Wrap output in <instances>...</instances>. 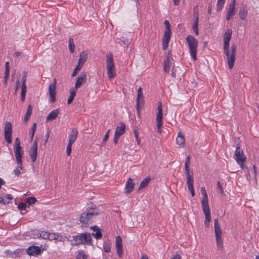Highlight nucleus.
Here are the masks:
<instances>
[{"label":"nucleus","mask_w":259,"mask_h":259,"mask_svg":"<svg viewBox=\"0 0 259 259\" xmlns=\"http://www.w3.org/2000/svg\"><path fill=\"white\" fill-rule=\"evenodd\" d=\"M129 227H133L137 226H143V219L141 214H133L131 216L130 219L127 220Z\"/></svg>","instance_id":"nucleus-10"},{"label":"nucleus","mask_w":259,"mask_h":259,"mask_svg":"<svg viewBox=\"0 0 259 259\" xmlns=\"http://www.w3.org/2000/svg\"><path fill=\"white\" fill-rule=\"evenodd\" d=\"M26 91V87H21V99L23 102L25 101Z\"/></svg>","instance_id":"nucleus-37"},{"label":"nucleus","mask_w":259,"mask_h":259,"mask_svg":"<svg viewBox=\"0 0 259 259\" xmlns=\"http://www.w3.org/2000/svg\"><path fill=\"white\" fill-rule=\"evenodd\" d=\"M135 184L133 180L131 178H128L125 186V191L126 194L130 193L134 188Z\"/></svg>","instance_id":"nucleus-21"},{"label":"nucleus","mask_w":259,"mask_h":259,"mask_svg":"<svg viewBox=\"0 0 259 259\" xmlns=\"http://www.w3.org/2000/svg\"><path fill=\"white\" fill-rule=\"evenodd\" d=\"M247 6L246 5H242L239 13L240 18L242 20H244L247 16Z\"/></svg>","instance_id":"nucleus-25"},{"label":"nucleus","mask_w":259,"mask_h":259,"mask_svg":"<svg viewBox=\"0 0 259 259\" xmlns=\"http://www.w3.org/2000/svg\"><path fill=\"white\" fill-rule=\"evenodd\" d=\"M87 255L82 252H79L77 255L76 259H87Z\"/></svg>","instance_id":"nucleus-47"},{"label":"nucleus","mask_w":259,"mask_h":259,"mask_svg":"<svg viewBox=\"0 0 259 259\" xmlns=\"http://www.w3.org/2000/svg\"><path fill=\"white\" fill-rule=\"evenodd\" d=\"M26 252L29 255H37L41 253V250L38 246H32L27 249Z\"/></svg>","instance_id":"nucleus-20"},{"label":"nucleus","mask_w":259,"mask_h":259,"mask_svg":"<svg viewBox=\"0 0 259 259\" xmlns=\"http://www.w3.org/2000/svg\"><path fill=\"white\" fill-rule=\"evenodd\" d=\"M12 125L11 122H6L4 128V136L6 142L8 144L12 143Z\"/></svg>","instance_id":"nucleus-12"},{"label":"nucleus","mask_w":259,"mask_h":259,"mask_svg":"<svg viewBox=\"0 0 259 259\" xmlns=\"http://www.w3.org/2000/svg\"><path fill=\"white\" fill-rule=\"evenodd\" d=\"M186 41L189 46L191 56L193 59L195 61L197 59L196 53L198 41L196 39L191 35L187 36Z\"/></svg>","instance_id":"nucleus-5"},{"label":"nucleus","mask_w":259,"mask_h":259,"mask_svg":"<svg viewBox=\"0 0 259 259\" xmlns=\"http://www.w3.org/2000/svg\"><path fill=\"white\" fill-rule=\"evenodd\" d=\"M14 152L16 157V162L19 164V166L21 167L22 165V157L24 154V151L21 146V143L19 139L16 138L15 140V144L14 145Z\"/></svg>","instance_id":"nucleus-4"},{"label":"nucleus","mask_w":259,"mask_h":259,"mask_svg":"<svg viewBox=\"0 0 259 259\" xmlns=\"http://www.w3.org/2000/svg\"><path fill=\"white\" fill-rule=\"evenodd\" d=\"M232 36V30L228 29L225 32L224 36V53L227 56V61L229 67L232 69L234 66V61L236 59L237 46L235 44H232L231 46V50L230 52L229 48L230 40Z\"/></svg>","instance_id":"nucleus-1"},{"label":"nucleus","mask_w":259,"mask_h":259,"mask_svg":"<svg viewBox=\"0 0 259 259\" xmlns=\"http://www.w3.org/2000/svg\"><path fill=\"white\" fill-rule=\"evenodd\" d=\"M109 130L106 133V134H105V135L104 136V137L103 139V143H104L105 142L107 139H108V137H109Z\"/></svg>","instance_id":"nucleus-54"},{"label":"nucleus","mask_w":259,"mask_h":259,"mask_svg":"<svg viewBox=\"0 0 259 259\" xmlns=\"http://www.w3.org/2000/svg\"><path fill=\"white\" fill-rule=\"evenodd\" d=\"M142 105L141 104H136V109H137V114H138V116L139 117H140V106H141Z\"/></svg>","instance_id":"nucleus-51"},{"label":"nucleus","mask_w":259,"mask_h":259,"mask_svg":"<svg viewBox=\"0 0 259 259\" xmlns=\"http://www.w3.org/2000/svg\"><path fill=\"white\" fill-rule=\"evenodd\" d=\"M82 67L80 65H79V64H78L75 69L74 70L73 72H72V77H74L75 76H76V74L77 73V72L81 69V68Z\"/></svg>","instance_id":"nucleus-41"},{"label":"nucleus","mask_w":259,"mask_h":259,"mask_svg":"<svg viewBox=\"0 0 259 259\" xmlns=\"http://www.w3.org/2000/svg\"><path fill=\"white\" fill-rule=\"evenodd\" d=\"M26 73H24L22 78V86L21 87H26Z\"/></svg>","instance_id":"nucleus-46"},{"label":"nucleus","mask_w":259,"mask_h":259,"mask_svg":"<svg viewBox=\"0 0 259 259\" xmlns=\"http://www.w3.org/2000/svg\"><path fill=\"white\" fill-rule=\"evenodd\" d=\"M234 157L237 163L240 165V167L242 169H244L245 166L243 163L245 161L246 158L244 155L243 150L241 149L239 143L236 145V149L235 152Z\"/></svg>","instance_id":"nucleus-6"},{"label":"nucleus","mask_w":259,"mask_h":259,"mask_svg":"<svg viewBox=\"0 0 259 259\" xmlns=\"http://www.w3.org/2000/svg\"><path fill=\"white\" fill-rule=\"evenodd\" d=\"M225 0H218L217 3V11H221L224 6Z\"/></svg>","instance_id":"nucleus-38"},{"label":"nucleus","mask_w":259,"mask_h":259,"mask_svg":"<svg viewBox=\"0 0 259 259\" xmlns=\"http://www.w3.org/2000/svg\"><path fill=\"white\" fill-rule=\"evenodd\" d=\"M181 256L180 254H177L175 255L173 257H171V259H181Z\"/></svg>","instance_id":"nucleus-58"},{"label":"nucleus","mask_w":259,"mask_h":259,"mask_svg":"<svg viewBox=\"0 0 259 259\" xmlns=\"http://www.w3.org/2000/svg\"><path fill=\"white\" fill-rule=\"evenodd\" d=\"M9 202V201L5 200V199L0 196V203H2L3 204H7Z\"/></svg>","instance_id":"nucleus-56"},{"label":"nucleus","mask_w":259,"mask_h":259,"mask_svg":"<svg viewBox=\"0 0 259 259\" xmlns=\"http://www.w3.org/2000/svg\"><path fill=\"white\" fill-rule=\"evenodd\" d=\"M72 144H70V143H69L68 144L67 146V148H66V153H67V156H70V154H71V146H72Z\"/></svg>","instance_id":"nucleus-45"},{"label":"nucleus","mask_w":259,"mask_h":259,"mask_svg":"<svg viewBox=\"0 0 259 259\" xmlns=\"http://www.w3.org/2000/svg\"><path fill=\"white\" fill-rule=\"evenodd\" d=\"M60 113V110L57 109L52 111L47 116L46 121H51L55 119Z\"/></svg>","instance_id":"nucleus-22"},{"label":"nucleus","mask_w":259,"mask_h":259,"mask_svg":"<svg viewBox=\"0 0 259 259\" xmlns=\"http://www.w3.org/2000/svg\"><path fill=\"white\" fill-rule=\"evenodd\" d=\"M87 80V75L85 73H81L77 78L75 87L74 89L76 90L82 84L85 83Z\"/></svg>","instance_id":"nucleus-16"},{"label":"nucleus","mask_w":259,"mask_h":259,"mask_svg":"<svg viewBox=\"0 0 259 259\" xmlns=\"http://www.w3.org/2000/svg\"><path fill=\"white\" fill-rule=\"evenodd\" d=\"M170 66V57H167L165 61H164V71L165 72H168L169 70Z\"/></svg>","instance_id":"nucleus-34"},{"label":"nucleus","mask_w":259,"mask_h":259,"mask_svg":"<svg viewBox=\"0 0 259 259\" xmlns=\"http://www.w3.org/2000/svg\"><path fill=\"white\" fill-rule=\"evenodd\" d=\"M170 30H166L164 33V36L162 38V49L166 50L168 45V42L170 38Z\"/></svg>","instance_id":"nucleus-17"},{"label":"nucleus","mask_w":259,"mask_h":259,"mask_svg":"<svg viewBox=\"0 0 259 259\" xmlns=\"http://www.w3.org/2000/svg\"><path fill=\"white\" fill-rule=\"evenodd\" d=\"M37 142L35 140L32 146H31L30 151H29V155L31 157V160L32 162H35L37 158Z\"/></svg>","instance_id":"nucleus-18"},{"label":"nucleus","mask_w":259,"mask_h":259,"mask_svg":"<svg viewBox=\"0 0 259 259\" xmlns=\"http://www.w3.org/2000/svg\"><path fill=\"white\" fill-rule=\"evenodd\" d=\"M164 25L165 26L166 30H170V25L169 24V22L167 20H165L164 21Z\"/></svg>","instance_id":"nucleus-52"},{"label":"nucleus","mask_w":259,"mask_h":259,"mask_svg":"<svg viewBox=\"0 0 259 259\" xmlns=\"http://www.w3.org/2000/svg\"><path fill=\"white\" fill-rule=\"evenodd\" d=\"M235 4L236 0H233L231 4L230 5L229 9L227 12L229 15H234L235 13Z\"/></svg>","instance_id":"nucleus-28"},{"label":"nucleus","mask_w":259,"mask_h":259,"mask_svg":"<svg viewBox=\"0 0 259 259\" xmlns=\"http://www.w3.org/2000/svg\"><path fill=\"white\" fill-rule=\"evenodd\" d=\"M10 69H5L4 78L8 80L9 76Z\"/></svg>","instance_id":"nucleus-49"},{"label":"nucleus","mask_w":259,"mask_h":259,"mask_svg":"<svg viewBox=\"0 0 259 259\" xmlns=\"http://www.w3.org/2000/svg\"><path fill=\"white\" fill-rule=\"evenodd\" d=\"M58 238H59V236L57 234L49 233L48 239H49L50 240H59V241H61V239H59Z\"/></svg>","instance_id":"nucleus-39"},{"label":"nucleus","mask_w":259,"mask_h":259,"mask_svg":"<svg viewBox=\"0 0 259 259\" xmlns=\"http://www.w3.org/2000/svg\"><path fill=\"white\" fill-rule=\"evenodd\" d=\"M176 143L182 148L186 147L185 136L181 131L179 132L178 133Z\"/></svg>","instance_id":"nucleus-19"},{"label":"nucleus","mask_w":259,"mask_h":259,"mask_svg":"<svg viewBox=\"0 0 259 259\" xmlns=\"http://www.w3.org/2000/svg\"><path fill=\"white\" fill-rule=\"evenodd\" d=\"M187 182L194 181L192 174L191 175L189 166H185Z\"/></svg>","instance_id":"nucleus-30"},{"label":"nucleus","mask_w":259,"mask_h":259,"mask_svg":"<svg viewBox=\"0 0 259 259\" xmlns=\"http://www.w3.org/2000/svg\"><path fill=\"white\" fill-rule=\"evenodd\" d=\"M18 164V166L14 170V173L15 176H16L17 177H19L21 174V172L20 171V169L22 170L23 167L22 164L21 165V167L19 166V164Z\"/></svg>","instance_id":"nucleus-36"},{"label":"nucleus","mask_w":259,"mask_h":259,"mask_svg":"<svg viewBox=\"0 0 259 259\" xmlns=\"http://www.w3.org/2000/svg\"><path fill=\"white\" fill-rule=\"evenodd\" d=\"M76 90L74 88L70 89V96L67 101V104H70L74 99L76 93Z\"/></svg>","instance_id":"nucleus-29"},{"label":"nucleus","mask_w":259,"mask_h":259,"mask_svg":"<svg viewBox=\"0 0 259 259\" xmlns=\"http://www.w3.org/2000/svg\"><path fill=\"white\" fill-rule=\"evenodd\" d=\"M36 130V123H34L32 125V128H31V140L33 139L34 133Z\"/></svg>","instance_id":"nucleus-43"},{"label":"nucleus","mask_w":259,"mask_h":259,"mask_svg":"<svg viewBox=\"0 0 259 259\" xmlns=\"http://www.w3.org/2000/svg\"><path fill=\"white\" fill-rule=\"evenodd\" d=\"M87 59V53L84 51L81 52L79 55V59L78 62V64L81 66H83Z\"/></svg>","instance_id":"nucleus-27"},{"label":"nucleus","mask_w":259,"mask_h":259,"mask_svg":"<svg viewBox=\"0 0 259 259\" xmlns=\"http://www.w3.org/2000/svg\"><path fill=\"white\" fill-rule=\"evenodd\" d=\"M158 112L156 114V123L158 132L160 134L162 132V103L159 102L157 107Z\"/></svg>","instance_id":"nucleus-11"},{"label":"nucleus","mask_w":259,"mask_h":259,"mask_svg":"<svg viewBox=\"0 0 259 259\" xmlns=\"http://www.w3.org/2000/svg\"><path fill=\"white\" fill-rule=\"evenodd\" d=\"M170 75L172 77H175L176 76V70L174 69V68H172V69Z\"/></svg>","instance_id":"nucleus-61"},{"label":"nucleus","mask_w":259,"mask_h":259,"mask_svg":"<svg viewBox=\"0 0 259 259\" xmlns=\"http://www.w3.org/2000/svg\"><path fill=\"white\" fill-rule=\"evenodd\" d=\"M5 198H6V199L5 200H7V201H8L7 199L11 200L13 199V197L11 194H7V195L5 196Z\"/></svg>","instance_id":"nucleus-60"},{"label":"nucleus","mask_w":259,"mask_h":259,"mask_svg":"<svg viewBox=\"0 0 259 259\" xmlns=\"http://www.w3.org/2000/svg\"><path fill=\"white\" fill-rule=\"evenodd\" d=\"M142 89L140 87L138 90L137 98L136 99V104L143 105L144 100Z\"/></svg>","instance_id":"nucleus-26"},{"label":"nucleus","mask_w":259,"mask_h":259,"mask_svg":"<svg viewBox=\"0 0 259 259\" xmlns=\"http://www.w3.org/2000/svg\"><path fill=\"white\" fill-rule=\"evenodd\" d=\"M56 79H54V82L50 84L49 86V92L50 97V102L54 103L56 101Z\"/></svg>","instance_id":"nucleus-13"},{"label":"nucleus","mask_w":259,"mask_h":259,"mask_svg":"<svg viewBox=\"0 0 259 259\" xmlns=\"http://www.w3.org/2000/svg\"><path fill=\"white\" fill-rule=\"evenodd\" d=\"M39 236L43 239H48L49 233L45 231L41 232L39 234Z\"/></svg>","instance_id":"nucleus-44"},{"label":"nucleus","mask_w":259,"mask_h":259,"mask_svg":"<svg viewBox=\"0 0 259 259\" xmlns=\"http://www.w3.org/2000/svg\"><path fill=\"white\" fill-rule=\"evenodd\" d=\"M93 230V236L97 239H101L102 237V234L101 232V230L96 226H94L91 227Z\"/></svg>","instance_id":"nucleus-24"},{"label":"nucleus","mask_w":259,"mask_h":259,"mask_svg":"<svg viewBox=\"0 0 259 259\" xmlns=\"http://www.w3.org/2000/svg\"><path fill=\"white\" fill-rule=\"evenodd\" d=\"M246 179L248 181H250V178H251V176H250V173L249 172H248L246 175Z\"/></svg>","instance_id":"nucleus-62"},{"label":"nucleus","mask_w":259,"mask_h":259,"mask_svg":"<svg viewBox=\"0 0 259 259\" xmlns=\"http://www.w3.org/2000/svg\"><path fill=\"white\" fill-rule=\"evenodd\" d=\"M199 22V13H197V16H195V20L193 22L192 28H198Z\"/></svg>","instance_id":"nucleus-40"},{"label":"nucleus","mask_w":259,"mask_h":259,"mask_svg":"<svg viewBox=\"0 0 259 259\" xmlns=\"http://www.w3.org/2000/svg\"><path fill=\"white\" fill-rule=\"evenodd\" d=\"M201 192L203 195V198L201 200L202 210L205 214L204 225L207 228L209 227V223L211 221L210 208L208 204V200L206 191L204 187L201 188Z\"/></svg>","instance_id":"nucleus-2"},{"label":"nucleus","mask_w":259,"mask_h":259,"mask_svg":"<svg viewBox=\"0 0 259 259\" xmlns=\"http://www.w3.org/2000/svg\"><path fill=\"white\" fill-rule=\"evenodd\" d=\"M49 136H50V133H49V132H47L46 133V138L45 139V144L48 142V139L49 138Z\"/></svg>","instance_id":"nucleus-59"},{"label":"nucleus","mask_w":259,"mask_h":259,"mask_svg":"<svg viewBox=\"0 0 259 259\" xmlns=\"http://www.w3.org/2000/svg\"><path fill=\"white\" fill-rule=\"evenodd\" d=\"M99 213L98 210L96 208H90L87 209L84 212L82 213L79 221L82 225H87L90 223L94 215H97Z\"/></svg>","instance_id":"nucleus-3"},{"label":"nucleus","mask_w":259,"mask_h":259,"mask_svg":"<svg viewBox=\"0 0 259 259\" xmlns=\"http://www.w3.org/2000/svg\"><path fill=\"white\" fill-rule=\"evenodd\" d=\"M214 225L217 247L219 249H222L223 248V243L222 238V232L218 219H214Z\"/></svg>","instance_id":"nucleus-7"},{"label":"nucleus","mask_w":259,"mask_h":259,"mask_svg":"<svg viewBox=\"0 0 259 259\" xmlns=\"http://www.w3.org/2000/svg\"><path fill=\"white\" fill-rule=\"evenodd\" d=\"M217 187L218 188L220 189V193H221L222 194H223L224 193V191H223V188L221 185V183L220 182H218L217 183Z\"/></svg>","instance_id":"nucleus-53"},{"label":"nucleus","mask_w":259,"mask_h":259,"mask_svg":"<svg viewBox=\"0 0 259 259\" xmlns=\"http://www.w3.org/2000/svg\"><path fill=\"white\" fill-rule=\"evenodd\" d=\"M68 47L70 53H73L75 50V45L74 44L73 39L72 38L69 39Z\"/></svg>","instance_id":"nucleus-35"},{"label":"nucleus","mask_w":259,"mask_h":259,"mask_svg":"<svg viewBox=\"0 0 259 259\" xmlns=\"http://www.w3.org/2000/svg\"><path fill=\"white\" fill-rule=\"evenodd\" d=\"M193 183H194V181L187 182L188 190L190 191L191 196L192 197H194L195 195V192H194V187H193Z\"/></svg>","instance_id":"nucleus-33"},{"label":"nucleus","mask_w":259,"mask_h":259,"mask_svg":"<svg viewBox=\"0 0 259 259\" xmlns=\"http://www.w3.org/2000/svg\"><path fill=\"white\" fill-rule=\"evenodd\" d=\"M104 250L105 252H108L110 251V247L107 244H105L104 245Z\"/></svg>","instance_id":"nucleus-50"},{"label":"nucleus","mask_w":259,"mask_h":259,"mask_svg":"<svg viewBox=\"0 0 259 259\" xmlns=\"http://www.w3.org/2000/svg\"><path fill=\"white\" fill-rule=\"evenodd\" d=\"M26 208V205L24 203H21L18 205V208L20 210H25Z\"/></svg>","instance_id":"nucleus-48"},{"label":"nucleus","mask_w":259,"mask_h":259,"mask_svg":"<svg viewBox=\"0 0 259 259\" xmlns=\"http://www.w3.org/2000/svg\"><path fill=\"white\" fill-rule=\"evenodd\" d=\"M106 63L108 76L112 79L113 78V57L112 53L106 55Z\"/></svg>","instance_id":"nucleus-9"},{"label":"nucleus","mask_w":259,"mask_h":259,"mask_svg":"<svg viewBox=\"0 0 259 259\" xmlns=\"http://www.w3.org/2000/svg\"><path fill=\"white\" fill-rule=\"evenodd\" d=\"M211 10H212V7H211V6L210 4H209L208 5V13L209 14H210L211 13Z\"/></svg>","instance_id":"nucleus-63"},{"label":"nucleus","mask_w":259,"mask_h":259,"mask_svg":"<svg viewBox=\"0 0 259 259\" xmlns=\"http://www.w3.org/2000/svg\"><path fill=\"white\" fill-rule=\"evenodd\" d=\"M20 81L19 80H17V81L16 82V89H15V93H16L18 90V88H19V86L20 85Z\"/></svg>","instance_id":"nucleus-57"},{"label":"nucleus","mask_w":259,"mask_h":259,"mask_svg":"<svg viewBox=\"0 0 259 259\" xmlns=\"http://www.w3.org/2000/svg\"><path fill=\"white\" fill-rule=\"evenodd\" d=\"M32 106L30 105H28L27 107V111H26L25 117H24V122L25 123L27 122V121L30 118V117L32 114Z\"/></svg>","instance_id":"nucleus-32"},{"label":"nucleus","mask_w":259,"mask_h":259,"mask_svg":"<svg viewBox=\"0 0 259 259\" xmlns=\"http://www.w3.org/2000/svg\"><path fill=\"white\" fill-rule=\"evenodd\" d=\"M78 136V131L76 128H73L69 136L68 143L73 144L76 141Z\"/></svg>","instance_id":"nucleus-23"},{"label":"nucleus","mask_w":259,"mask_h":259,"mask_svg":"<svg viewBox=\"0 0 259 259\" xmlns=\"http://www.w3.org/2000/svg\"><path fill=\"white\" fill-rule=\"evenodd\" d=\"M125 125L124 123H120L118 125L116 129V132L114 134V144H116L118 139L125 132Z\"/></svg>","instance_id":"nucleus-15"},{"label":"nucleus","mask_w":259,"mask_h":259,"mask_svg":"<svg viewBox=\"0 0 259 259\" xmlns=\"http://www.w3.org/2000/svg\"><path fill=\"white\" fill-rule=\"evenodd\" d=\"M190 163V156H188L185 163V166H189Z\"/></svg>","instance_id":"nucleus-55"},{"label":"nucleus","mask_w":259,"mask_h":259,"mask_svg":"<svg viewBox=\"0 0 259 259\" xmlns=\"http://www.w3.org/2000/svg\"><path fill=\"white\" fill-rule=\"evenodd\" d=\"M151 179L149 176L147 177L145 179H144L141 182L139 189H143V188H145L148 185V184L149 183Z\"/></svg>","instance_id":"nucleus-31"},{"label":"nucleus","mask_w":259,"mask_h":259,"mask_svg":"<svg viewBox=\"0 0 259 259\" xmlns=\"http://www.w3.org/2000/svg\"><path fill=\"white\" fill-rule=\"evenodd\" d=\"M173 2L175 6H178L179 5L180 0H173Z\"/></svg>","instance_id":"nucleus-64"},{"label":"nucleus","mask_w":259,"mask_h":259,"mask_svg":"<svg viewBox=\"0 0 259 259\" xmlns=\"http://www.w3.org/2000/svg\"><path fill=\"white\" fill-rule=\"evenodd\" d=\"M92 240V237L90 234L84 233L79 236L73 237L72 241V245H78L80 244H90Z\"/></svg>","instance_id":"nucleus-8"},{"label":"nucleus","mask_w":259,"mask_h":259,"mask_svg":"<svg viewBox=\"0 0 259 259\" xmlns=\"http://www.w3.org/2000/svg\"><path fill=\"white\" fill-rule=\"evenodd\" d=\"M115 247L117 255L118 257H121L123 255V250L122 239L119 236H117L115 238Z\"/></svg>","instance_id":"nucleus-14"},{"label":"nucleus","mask_w":259,"mask_h":259,"mask_svg":"<svg viewBox=\"0 0 259 259\" xmlns=\"http://www.w3.org/2000/svg\"><path fill=\"white\" fill-rule=\"evenodd\" d=\"M36 201V199L34 197H29L27 199L26 202L31 204L34 203Z\"/></svg>","instance_id":"nucleus-42"}]
</instances>
